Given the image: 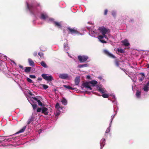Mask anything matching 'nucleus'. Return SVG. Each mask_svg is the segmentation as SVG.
I'll return each mask as SVG.
<instances>
[{
  "mask_svg": "<svg viewBox=\"0 0 149 149\" xmlns=\"http://www.w3.org/2000/svg\"><path fill=\"white\" fill-rule=\"evenodd\" d=\"M27 5L28 9L32 13L34 12L35 10H37L38 7L41 8L40 5L39 3H36L33 5L32 4L29 5L28 3H27Z\"/></svg>",
  "mask_w": 149,
  "mask_h": 149,
  "instance_id": "1",
  "label": "nucleus"
},
{
  "mask_svg": "<svg viewBox=\"0 0 149 149\" xmlns=\"http://www.w3.org/2000/svg\"><path fill=\"white\" fill-rule=\"evenodd\" d=\"M97 82L95 80H92L89 82H86L84 83L83 84V86L88 88H89L90 90H92V88L90 86V84H91L94 86L97 84Z\"/></svg>",
  "mask_w": 149,
  "mask_h": 149,
  "instance_id": "2",
  "label": "nucleus"
},
{
  "mask_svg": "<svg viewBox=\"0 0 149 149\" xmlns=\"http://www.w3.org/2000/svg\"><path fill=\"white\" fill-rule=\"evenodd\" d=\"M42 77L48 81H51L53 80V78L51 75H48V74H43L42 75Z\"/></svg>",
  "mask_w": 149,
  "mask_h": 149,
  "instance_id": "3",
  "label": "nucleus"
},
{
  "mask_svg": "<svg viewBox=\"0 0 149 149\" xmlns=\"http://www.w3.org/2000/svg\"><path fill=\"white\" fill-rule=\"evenodd\" d=\"M99 30L102 33V35L108 33L110 32L109 29H106L104 26L100 27L99 28Z\"/></svg>",
  "mask_w": 149,
  "mask_h": 149,
  "instance_id": "4",
  "label": "nucleus"
},
{
  "mask_svg": "<svg viewBox=\"0 0 149 149\" xmlns=\"http://www.w3.org/2000/svg\"><path fill=\"white\" fill-rule=\"evenodd\" d=\"M68 30L69 31V33H70L72 34H79V32L77 30H75L74 28H72L70 27L68 28Z\"/></svg>",
  "mask_w": 149,
  "mask_h": 149,
  "instance_id": "5",
  "label": "nucleus"
},
{
  "mask_svg": "<svg viewBox=\"0 0 149 149\" xmlns=\"http://www.w3.org/2000/svg\"><path fill=\"white\" fill-rule=\"evenodd\" d=\"M78 58L81 62H84L86 61L88 58V57L87 56H78Z\"/></svg>",
  "mask_w": 149,
  "mask_h": 149,
  "instance_id": "6",
  "label": "nucleus"
},
{
  "mask_svg": "<svg viewBox=\"0 0 149 149\" xmlns=\"http://www.w3.org/2000/svg\"><path fill=\"white\" fill-rule=\"evenodd\" d=\"M104 53L107 55V56H109L110 57L113 58H116V57L113 55V54L109 53L108 51L106 50H104Z\"/></svg>",
  "mask_w": 149,
  "mask_h": 149,
  "instance_id": "7",
  "label": "nucleus"
},
{
  "mask_svg": "<svg viewBox=\"0 0 149 149\" xmlns=\"http://www.w3.org/2000/svg\"><path fill=\"white\" fill-rule=\"evenodd\" d=\"M59 77L61 79H66L68 78V75L67 74H60Z\"/></svg>",
  "mask_w": 149,
  "mask_h": 149,
  "instance_id": "8",
  "label": "nucleus"
},
{
  "mask_svg": "<svg viewBox=\"0 0 149 149\" xmlns=\"http://www.w3.org/2000/svg\"><path fill=\"white\" fill-rule=\"evenodd\" d=\"M121 42L125 46H128L130 45V44L128 40L127 39H125L124 40L122 41Z\"/></svg>",
  "mask_w": 149,
  "mask_h": 149,
  "instance_id": "9",
  "label": "nucleus"
},
{
  "mask_svg": "<svg viewBox=\"0 0 149 149\" xmlns=\"http://www.w3.org/2000/svg\"><path fill=\"white\" fill-rule=\"evenodd\" d=\"M48 110V109L47 108L45 107H43L42 108V113H43L45 115H47L49 113Z\"/></svg>",
  "mask_w": 149,
  "mask_h": 149,
  "instance_id": "10",
  "label": "nucleus"
},
{
  "mask_svg": "<svg viewBox=\"0 0 149 149\" xmlns=\"http://www.w3.org/2000/svg\"><path fill=\"white\" fill-rule=\"evenodd\" d=\"M122 61L119 60L118 59H116L114 61L115 64L116 66L119 67V65H120V63Z\"/></svg>",
  "mask_w": 149,
  "mask_h": 149,
  "instance_id": "11",
  "label": "nucleus"
},
{
  "mask_svg": "<svg viewBox=\"0 0 149 149\" xmlns=\"http://www.w3.org/2000/svg\"><path fill=\"white\" fill-rule=\"evenodd\" d=\"M80 81V77H76L74 80L75 84V85H79Z\"/></svg>",
  "mask_w": 149,
  "mask_h": 149,
  "instance_id": "12",
  "label": "nucleus"
},
{
  "mask_svg": "<svg viewBox=\"0 0 149 149\" xmlns=\"http://www.w3.org/2000/svg\"><path fill=\"white\" fill-rule=\"evenodd\" d=\"M104 38V36L103 35L101 36L100 35L98 36V38L99 39L100 41L102 43H107V42L106 41L102 40V39Z\"/></svg>",
  "mask_w": 149,
  "mask_h": 149,
  "instance_id": "13",
  "label": "nucleus"
},
{
  "mask_svg": "<svg viewBox=\"0 0 149 149\" xmlns=\"http://www.w3.org/2000/svg\"><path fill=\"white\" fill-rule=\"evenodd\" d=\"M105 142V139L104 138L102 139L100 141V144L101 146V148H102L104 146V143Z\"/></svg>",
  "mask_w": 149,
  "mask_h": 149,
  "instance_id": "14",
  "label": "nucleus"
},
{
  "mask_svg": "<svg viewBox=\"0 0 149 149\" xmlns=\"http://www.w3.org/2000/svg\"><path fill=\"white\" fill-rule=\"evenodd\" d=\"M29 63V65L32 66H34L35 65V64L33 61L30 58H29L28 59Z\"/></svg>",
  "mask_w": 149,
  "mask_h": 149,
  "instance_id": "15",
  "label": "nucleus"
},
{
  "mask_svg": "<svg viewBox=\"0 0 149 149\" xmlns=\"http://www.w3.org/2000/svg\"><path fill=\"white\" fill-rule=\"evenodd\" d=\"M26 126L24 127L21 129L18 132L15 133V134H18L19 133L23 132L26 129Z\"/></svg>",
  "mask_w": 149,
  "mask_h": 149,
  "instance_id": "16",
  "label": "nucleus"
},
{
  "mask_svg": "<svg viewBox=\"0 0 149 149\" xmlns=\"http://www.w3.org/2000/svg\"><path fill=\"white\" fill-rule=\"evenodd\" d=\"M31 69V67H27L25 68V69L24 70V71L25 72L28 73L30 72Z\"/></svg>",
  "mask_w": 149,
  "mask_h": 149,
  "instance_id": "17",
  "label": "nucleus"
},
{
  "mask_svg": "<svg viewBox=\"0 0 149 149\" xmlns=\"http://www.w3.org/2000/svg\"><path fill=\"white\" fill-rule=\"evenodd\" d=\"M40 65L42 67L45 68H47V66L45 62L44 61H42L40 63Z\"/></svg>",
  "mask_w": 149,
  "mask_h": 149,
  "instance_id": "18",
  "label": "nucleus"
},
{
  "mask_svg": "<svg viewBox=\"0 0 149 149\" xmlns=\"http://www.w3.org/2000/svg\"><path fill=\"white\" fill-rule=\"evenodd\" d=\"M63 86L65 88H66L68 89H71L72 90H74V88H72L70 86H68L66 85H64Z\"/></svg>",
  "mask_w": 149,
  "mask_h": 149,
  "instance_id": "19",
  "label": "nucleus"
},
{
  "mask_svg": "<svg viewBox=\"0 0 149 149\" xmlns=\"http://www.w3.org/2000/svg\"><path fill=\"white\" fill-rule=\"evenodd\" d=\"M61 102L62 104L65 105L67 104V101L65 98H63Z\"/></svg>",
  "mask_w": 149,
  "mask_h": 149,
  "instance_id": "20",
  "label": "nucleus"
},
{
  "mask_svg": "<svg viewBox=\"0 0 149 149\" xmlns=\"http://www.w3.org/2000/svg\"><path fill=\"white\" fill-rule=\"evenodd\" d=\"M34 118L33 117H31L28 120L27 124L28 125L30 124L32 121L33 120Z\"/></svg>",
  "mask_w": 149,
  "mask_h": 149,
  "instance_id": "21",
  "label": "nucleus"
},
{
  "mask_svg": "<svg viewBox=\"0 0 149 149\" xmlns=\"http://www.w3.org/2000/svg\"><path fill=\"white\" fill-rule=\"evenodd\" d=\"M141 94V92L139 91H136V96L137 97L139 98L140 97Z\"/></svg>",
  "mask_w": 149,
  "mask_h": 149,
  "instance_id": "22",
  "label": "nucleus"
},
{
  "mask_svg": "<svg viewBox=\"0 0 149 149\" xmlns=\"http://www.w3.org/2000/svg\"><path fill=\"white\" fill-rule=\"evenodd\" d=\"M54 24L55 25V26H57L58 27H61V25L60 24L56 22H54Z\"/></svg>",
  "mask_w": 149,
  "mask_h": 149,
  "instance_id": "23",
  "label": "nucleus"
},
{
  "mask_svg": "<svg viewBox=\"0 0 149 149\" xmlns=\"http://www.w3.org/2000/svg\"><path fill=\"white\" fill-rule=\"evenodd\" d=\"M14 139V138H13L10 137V138H9L8 139H5L4 140H0V143H1L2 142L4 141V142H7L8 141V140L9 139Z\"/></svg>",
  "mask_w": 149,
  "mask_h": 149,
  "instance_id": "24",
  "label": "nucleus"
},
{
  "mask_svg": "<svg viewBox=\"0 0 149 149\" xmlns=\"http://www.w3.org/2000/svg\"><path fill=\"white\" fill-rule=\"evenodd\" d=\"M47 17V16L44 14H42L41 15L40 18L41 19L45 20Z\"/></svg>",
  "mask_w": 149,
  "mask_h": 149,
  "instance_id": "25",
  "label": "nucleus"
},
{
  "mask_svg": "<svg viewBox=\"0 0 149 149\" xmlns=\"http://www.w3.org/2000/svg\"><path fill=\"white\" fill-rule=\"evenodd\" d=\"M99 91L102 93H105V90L104 88H100L98 89Z\"/></svg>",
  "mask_w": 149,
  "mask_h": 149,
  "instance_id": "26",
  "label": "nucleus"
},
{
  "mask_svg": "<svg viewBox=\"0 0 149 149\" xmlns=\"http://www.w3.org/2000/svg\"><path fill=\"white\" fill-rule=\"evenodd\" d=\"M31 105L33 107L34 110H35L37 107V105L36 104H31Z\"/></svg>",
  "mask_w": 149,
  "mask_h": 149,
  "instance_id": "27",
  "label": "nucleus"
},
{
  "mask_svg": "<svg viewBox=\"0 0 149 149\" xmlns=\"http://www.w3.org/2000/svg\"><path fill=\"white\" fill-rule=\"evenodd\" d=\"M38 55L40 56L41 58H44L43 56V54L42 52H39L38 53Z\"/></svg>",
  "mask_w": 149,
  "mask_h": 149,
  "instance_id": "28",
  "label": "nucleus"
},
{
  "mask_svg": "<svg viewBox=\"0 0 149 149\" xmlns=\"http://www.w3.org/2000/svg\"><path fill=\"white\" fill-rule=\"evenodd\" d=\"M148 86H147V85L144 86L143 88V89L144 91H148L149 90V88L148 87Z\"/></svg>",
  "mask_w": 149,
  "mask_h": 149,
  "instance_id": "29",
  "label": "nucleus"
},
{
  "mask_svg": "<svg viewBox=\"0 0 149 149\" xmlns=\"http://www.w3.org/2000/svg\"><path fill=\"white\" fill-rule=\"evenodd\" d=\"M55 108L57 109H59V108H61V107L60 106L59 103L58 102L57 103L56 105L55 106Z\"/></svg>",
  "mask_w": 149,
  "mask_h": 149,
  "instance_id": "30",
  "label": "nucleus"
},
{
  "mask_svg": "<svg viewBox=\"0 0 149 149\" xmlns=\"http://www.w3.org/2000/svg\"><path fill=\"white\" fill-rule=\"evenodd\" d=\"M102 96L104 98H108L109 97V95L107 94H103L102 95Z\"/></svg>",
  "mask_w": 149,
  "mask_h": 149,
  "instance_id": "31",
  "label": "nucleus"
},
{
  "mask_svg": "<svg viewBox=\"0 0 149 149\" xmlns=\"http://www.w3.org/2000/svg\"><path fill=\"white\" fill-rule=\"evenodd\" d=\"M42 87L45 89H46L47 88H48L49 87L48 86L45 84H42Z\"/></svg>",
  "mask_w": 149,
  "mask_h": 149,
  "instance_id": "32",
  "label": "nucleus"
},
{
  "mask_svg": "<svg viewBox=\"0 0 149 149\" xmlns=\"http://www.w3.org/2000/svg\"><path fill=\"white\" fill-rule=\"evenodd\" d=\"M37 102H38V104L39 105L42 106V102H41V101L40 100H38Z\"/></svg>",
  "mask_w": 149,
  "mask_h": 149,
  "instance_id": "33",
  "label": "nucleus"
},
{
  "mask_svg": "<svg viewBox=\"0 0 149 149\" xmlns=\"http://www.w3.org/2000/svg\"><path fill=\"white\" fill-rule=\"evenodd\" d=\"M117 51L118 52H120L121 53H123L124 52L123 50L122 49H118V50H117Z\"/></svg>",
  "mask_w": 149,
  "mask_h": 149,
  "instance_id": "34",
  "label": "nucleus"
},
{
  "mask_svg": "<svg viewBox=\"0 0 149 149\" xmlns=\"http://www.w3.org/2000/svg\"><path fill=\"white\" fill-rule=\"evenodd\" d=\"M29 77L31 78L35 79L36 78V77L34 75H29Z\"/></svg>",
  "mask_w": 149,
  "mask_h": 149,
  "instance_id": "35",
  "label": "nucleus"
},
{
  "mask_svg": "<svg viewBox=\"0 0 149 149\" xmlns=\"http://www.w3.org/2000/svg\"><path fill=\"white\" fill-rule=\"evenodd\" d=\"M42 110V108H38L37 110V112H41V111Z\"/></svg>",
  "mask_w": 149,
  "mask_h": 149,
  "instance_id": "36",
  "label": "nucleus"
},
{
  "mask_svg": "<svg viewBox=\"0 0 149 149\" xmlns=\"http://www.w3.org/2000/svg\"><path fill=\"white\" fill-rule=\"evenodd\" d=\"M87 64L81 65H80L79 67L80 68H83L84 67H86L87 66Z\"/></svg>",
  "mask_w": 149,
  "mask_h": 149,
  "instance_id": "37",
  "label": "nucleus"
},
{
  "mask_svg": "<svg viewBox=\"0 0 149 149\" xmlns=\"http://www.w3.org/2000/svg\"><path fill=\"white\" fill-rule=\"evenodd\" d=\"M27 80L29 83H32V80L29 78H27Z\"/></svg>",
  "mask_w": 149,
  "mask_h": 149,
  "instance_id": "38",
  "label": "nucleus"
},
{
  "mask_svg": "<svg viewBox=\"0 0 149 149\" xmlns=\"http://www.w3.org/2000/svg\"><path fill=\"white\" fill-rule=\"evenodd\" d=\"M112 15L113 17H115L116 15V13L114 11H113L112 13Z\"/></svg>",
  "mask_w": 149,
  "mask_h": 149,
  "instance_id": "39",
  "label": "nucleus"
},
{
  "mask_svg": "<svg viewBox=\"0 0 149 149\" xmlns=\"http://www.w3.org/2000/svg\"><path fill=\"white\" fill-rule=\"evenodd\" d=\"M110 128L109 127H108L106 131V133H108L110 132Z\"/></svg>",
  "mask_w": 149,
  "mask_h": 149,
  "instance_id": "40",
  "label": "nucleus"
},
{
  "mask_svg": "<svg viewBox=\"0 0 149 149\" xmlns=\"http://www.w3.org/2000/svg\"><path fill=\"white\" fill-rule=\"evenodd\" d=\"M108 12V10L107 9H105L104 10V15H106L107 14Z\"/></svg>",
  "mask_w": 149,
  "mask_h": 149,
  "instance_id": "41",
  "label": "nucleus"
},
{
  "mask_svg": "<svg viewBox=\"0 0 149 149\" xmlns=\"http://www.w3.org/2000/svg\"><path fill=\"white\" fill-rule=\"evenodd\" d=\"M32 98L37 102L38 100H38V99L36 97H32Z\"/></svg>",
  "mask_w": 149,
  "mask_h": 149,
  "instance_id": "42",
  "label": "nucleus"
},
{
  "mask_svg": "<svg viewBox=\"0 0 149 149\" xmlns=\"http://www.w3.org/2000/svg\"><path fill=\"white\" fill-rule=\"evenodd\" d=\"M32 98L37 102L38 100H38V99L36 97H32Z\"/></svg>",
  "mask_w": 149,
  "mask_h": 149,
  "instance_id": "43",
  "label": "nucleus"
},
{
  "mask_svg": "<svg viewBox=\"0 0 149 149\" xmlns=\"http://www.w3.org/2000/svg\"><path fill=\"white\" fill-rule=\"evenodd\" d=\"M37 54V53L36 52H34L33 53V55L34 56H36Z\"/></svg>",
  "mask_w": 149,
  "mask_h": 149,
  "instance_id": "44",
  "label": "nucleus"
},
{
  "mask_svg": "<svg viewBox=\"0 0 149 149\" xmlns=\"http://www.w3.org/2000/svg\"><path fill=\"white\" fill-rule=\"evenodd\" d=\"M19 67L22 70L24 69V68H23V66L20 65H19Z\"/></svg>",
  "mask_w": 149,
  "mask_h": 149,
  "instance_id": "45",
  "label": "nucleus"
},
{
  "mask_svg": "<svg viewBox=\"0 0 149 149\" xmlns=\"http://www.w3.org/2000/svg\"><path fill=\"white\" fill-rule=\"evenodd\" d=\"M103 35V36H104V37L106 39H108L107 36H106V35H105V34H104V35Z\"/></svg>",
  "mask_w": 149,
  "mask_h": 149,
  "instance_id": "46",
  "label": "nucleus"
},
{
  "mask_svg": "<svg viewBox=\"0 0 149 149\" xmlns=\"http://www.w3.org/2000/svg\"><path fill=\"white\" fill-rule=\"evenodd\" d=\"M64 48H65V49H68V46L66 45H64Z\"/></svg>",
  "mask_w": 149,
  "mask_h": 149,
  "instance_id": "47",
  "label": "nucleus"
},
{
  "mask_svg": "<svg viewBox=\"0 0 149 149\" xmlns=\"http://www.w3.org/2000/svg\"><path fill=\"white\" fill-rule=\"evenodd\" d=\"M60 114V111H58L57 113H56V116H58Z\"/></svg>",
  "mask_w": 149,
  "mask_h": 149,
  "instance_id": "48",
  "label": "nucleus"
},
{
  "mask_svg": "<svg viewBox=\"0 0 149 149\" xmlns=\"http://www.w3.org/2000/svg\"><path fill=\"white\" fill-rule=\"evenodd\" d=\"M143 79H144L143 77H142L140 78L139 79V81H143Z\"/></svg>",
  "mask_w": 149,
  "mask_h": 149,
  "instance_id": "49",
  "label": "nucleus"
},
{
  "mask_svg": "<svg viewBox=\"0 0 149 149\" xmlns=\"http://www.w3.org/2000/svg\"><path fill=\"white\" fill-rule=\"evenodd\" d=\"M86 78L87 79H90L91 78V76L90 75H88L86 77Z\"/></svg>",
  "mask_w": 149,
  "mask_h": 149,
  "instance_id": "50",
  "label": "nucleus"
},
{
  "mask_svg": "<svg viewBox=\"0 0 149 149\" xmlns=\"http://www.w3.org/2000/svg\"><path fill=\"white\" fill-rule=\"evenodd\" d=\"M38 80L39 81H41L42 80V78L40 77H38Z\"/></svg>",
  "mask_w": 149,
  "mask_h": 149,
  "instance_id": "51",
  "label": "nucleus"
},
{
  "mask_svg": "<svg viewBox=\"0 0 149 149\" xmlns=\"http://www.w3.org/2000/svg\"><path fill=\"white\" fill-rule=\"evenodd\" d=\"M98 78L100 79V80H102V78L101 77H98Z\"/></svg>",
  "mask_w": 149,
  "mask_h": 149,
  "instance_id": "52",
  "label": "nucleus"
},
{
  "mask_svg": "<svg viewBox=\"0 0 149 149\" xmlns=\"http://www.w3.org/2000/svg\"><path fill=\"white\" fill-rule=\"evenodd\" d=\"M29 95H31V96L33 95H34L32 93H29Z\"/></svg>",
  "mask_w": 149,
  "mask_h": 149,
  "instance_id": "53",
  "label": "nucleus"
},
{
  "mask_svg": "<svg viewBox=\"0 0 149 149\" xmlns=\"http://www.w3.org/2000/svg\"><path fill=\"white\" fill-rule=\"evenodd\" d=\"M147 86H149V81L147 83Z\"/></svg>",
  "mask_w": 149,
  "mask_h": 149,
  "instance_id": "54",
  "label": "nucleus"
},
{
  "mask_svg": "<svg viewBox=\"0 0 149 149\" xmlns=\"http://www.w3.org/2000/svg\"><path fill=\"white\" fill-rule=\"evenodd\" d=\"M142 74L143 76H144V74L143 73Z\"/></svg>",
  "mask_w": 149,
  "mask_h": 149,
  "instance_id": "55",
  "label": "nucleus"
},
{
  "mask_svg": "<svg viewBox=\"0 0 149 149\" xmlns=\"http://www.w3.org/2000/svg\"><path fill=\"white\" fill-rule=\"evenodd\" d=\"M148 68H149V64H148Z\"/></svg>",
  "mask_w": 149,
  "mask_h": 149,
  "instance_id": "56",
  "label": "nucleus"
},
{
  "mask_svg": "<svg viewBox=\"0 0 149 149\" xmlns=\"http://www.w3.org/2000/svg\"><path fill=\"white\" fill-rule=\"evenodd\" d=\"M54 91H56V89H55V90H54Z\"/></svg>",
  "mask_w": 149,
  "mask_h": 149,
  "instance_id": "57",
  "label": "nucleus"
}]
</instances>
